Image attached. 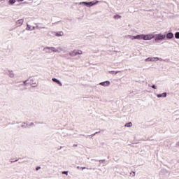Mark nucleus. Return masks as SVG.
Instances as JSON below:
<instances>
[{
    "label": "nucleus",
    "mask_w": 179,
    "mask_h": 179,
    "mask_svg": "<svg viewBox=\"0 0 179 179\" xmlns=\"http://www.w3.org/2000/svg\"><path fill=\"white\" fill-rule=\"evenodd\" d=\"M128 37L131 38V40H144L148 41L149 40H153V38H155V35L153 34H141L136 36L128 35Z\"/></svg>",
    "instance_id": "f257e3e1"
},
{
    "label": "nucleus",
    "mask_w": 179,
    "mask_h": 179,
    "mask_svg": "<svg viewBox=\"0 0 179 179\" xmlns=\"http://www.w3.org/2000/svg\"><path fill=\"white\" fill-rule=\"evenodd\" d=\"M43 51L48 54H50V52H65V49L61 46H59L58 48L45 47L43 48Z\"/></svg>",
    "instance_id": "f03ea898"
},
{
    "label": "nucleus",
    "mask_w": 179,
    "mask_h": 179,
    "mask_svg": "<svg viewBox=\"0 0 179 179\" xmlns=\"http://www.w3.org/2000/svg\"><path fill=\"white\" fill-rule=\"evenodd\" d=\"M155 37V40L157 41H163V40H166V35L163 34H158L156 35H154V38Z\"/></svg>",
    "instance_id": "7ed1b4c3"
},
{
    "label": "nucleus",
    "mask_w": 179,
    "mask_h": 179,
    "mask_svg": "<svg viewBox=\"0 0 179 179\" xmlns=\"http://www.w3.org/2000/svg\"><path fill=\"white\" fill-rule=\"evenodd\" d=\"M99 1H90V2H85V1H82L79 3V5H85V6H87L88 8H90V6H93L94 5H96V3H98Z\"/></svg>",
    "instance_id": "20e7f679"
},
{
    "label": "nucleus",
    "mask_w": 179,
    "mask_h": 179,
    "mask_svg": "<svg viewBox=\"0 0 179 179\" xmlns=\"http://www.w3.org/2000/svg\"><path fill=\"white\" fill-rule=\"evenodd\" d=\"M157 61H162V59L159 57H148L145 59V62H157Z\"/></svg>",
    "instance_id": "39448f33"
},
{
    "label": "nucleus",
    "mask_w": 179,
    "mask_h": 179,
    "mask_svg": "<svg viewBox=\"0 0 179 179\" xmlns=\"http://www.w3.org/2000/svg\"><path fill=\"white\" fill-rule=\"evenodd\" d=\"M82 54H83L82 50H74L69 54V55H71V57H76V55H82Z\"/></svg>",
    "instance_id": "423d86ee"
},
{
    "label": "nucleus",
    "mask_w": 179,
    "mask_h": 179,
    "mask_svg": "<svg viewBox=\"0 0 179 179\" xmlns=\"http://www.w3.org/2000/svg\"><path fill=\"white\" fill-rule=\"evenodd\" d=\"M100 86H103V87H108L110 85H111V83L108 80L103 81L99 83Z\"/></svg>",
    "instance_id": "0eeeda50"
},
{
    "label": "nucleus",
    "mask_w": 179,
    "mask_h": 179,
    "mask_svg": "<svg viewBox=\"0 0 179 179\" xmlns=\"http://www.w3.org/2000/svg\"><path fill=\"white\" fill-rule=\"evenodd\" d=\"M24 22V20H23V19L18 20L16 22V24L18 27H20V26H22Z\"/></svg>",
    "instance_id": "6e6552de"
},
{
    "label": "nucleus",
    "mask_w": 179,
    "mask_h": 179,
    "mask_svg": "<svg viewBox=\"0 0 179 179\" xmlns=\"http://www.w3.org/2000/svg\"><path fill=\"white\" fill-rule=\"evenodd\" d=\"M8 75L9 78H15V72H13V71L12 70H8Z\"/></svg>",
    "instance_id": "1a4fd4ad"
},
{
    "label": "nucleus",
    "mask_w": 179,
    "mask_h": 179,
    "mask_svg": "<svg viewBox=\"0 0 179 179\" xmlns=\"http://www.w3.org/2000/svg\"><path fill=\"white\" fill-rule=\"evenodd\" d=\"M174 38V34L171 32H169L166 34V38H168L169 40H171V38Z\"/></svg>",
    "instance_id": "9d476101"
},
{
    "label": "nucleus",
    "mask_w": 179,
    "mask_h": 179,
    "mask_svg": "<svg viewBox=\"0 0 179 179\" xmlns=\"http://www.w3.org/2000/svg\"><path fill=\"white\" fill-rule=\"evenodd\" d=\"M52 82H55V83H57L58 85L62 86V83H61V81H59L58 79L52 78Z\"/></svg>",
    "instance_id": "9b49d317"
},
{
    "label": "nucleus",
    "mask_w": 179,
    "mask_h": 179,
    "mask_svg": "<svg viewBox=\"0 0 179 179\" xmlns=\"http://www.w3.org/2000/svg\"><path fill=\"white\" fill-rule=\"evenodd\" d=\"M55 36H57V37H62V36H64V32L62 31L56 32Z\"/></svg>",
    "instance_id": "f8f14e48"
},
{
    "label": "nucleus",
    "mask_w": 179,
    "mask_h": 179,
    "mask_svg": "<svg viewBox=\"0 0 179 179\" xmlns=\"http://www.w3.org/2000/svg\"><path fill=\"white\" fill-rule=\"evenodd\" d=\"M113 17L116 20H120V19H121L122 17L118 14H116L113 16Z\"/></svg>",
    "instance_id": "ddd939ff"
},
{
    "label": "nucleus",
    "mask_w": 179,
    "mask_h": 179,
    "mask_svg": "<svg viewBox=\"0 0 179 179\" xmlns=\"http://www.w3.org/2000/svg\"><path fill=\"white\" fill-rule=\"evenodd\" d=\"M124 127H126L127 128H131V127H132V122L126 123L124 124Z\"/></svg>",
    "instance_id": "4468645a"
},
{
    "label": "nucleus",
    "mask_w": 179,
    "mask_h": 179,
    "mask_svg": "<svg viewBox=\"0 0 179 179\" xmlns=\"http://www.w3.org/2000/svg\"><path fill=\"white\" fill-rule=\"evenodd\" d=\"M27 30H34V27L31 25H27Z\"/></svg>",
    "instance_id": "2eb2a0df"
},
{
    "label": "nucleus",
    "mask_w": 179,
    "mask_h": 179,
    "mask_svg": "<svg viewBox=\"0 0 179 179\" xmlns=\"http://www.w3.org/2000/svg\"><path fill=\"white\" fill-rule=\"evenodd\" d=\"M15 2H16V0H9L8 3H10V5H13Z\"/></svg>",
    "instance_id": "dca6fc26"
},
{
    "label": "nucleus",
    "mask_w": 179,
    "mask_h": 179,
    "mask_svg": "<svg viewBox=\"0 0 179 179\" xmlns=\"http://www.w3.org/2000/svg\"><path fill=\"white\" fill-rule=\"evenodd\" d=\"M175 37H176V38H179V32H176L175 34Z\"/></svg>",
    "instance_id": "f3484780"
},
{
    "label": "nucleus",
    "mask_w": 179,
    "mask_h": 179,
    "mask_svg": "<svg viewBox=\"0 0 179 179\" xmlns=\"http://www.w3.org/2000/svg\"><path fill=\"white\" fill-rule=\"evenodd\" d=\"M162 94V97H167V93L164 92Z\"/></svg>",
    "instance_id": "a211bd4d"
},
{
    "label": "nucleus",
    "mask_w": 179,
    "mask_h": 179,
    "mask_svg": "<svg viewBox=\"0 0 179 179\" xmlns=\"http://www.w3.org/2000/svg\"><path fill=\"white\" fill-rule=\"evenodd\" d=\"M157 97H158V99H160V98H162L163 96H162V94H159L157 95Z\"/></svg>",
    "instance_id": "6ab92c4d"
},
{
    "label": "nucleus",
    "mask_w": 179,
    "mask_h": 179,
    "mask_svg": "<svg viewBox=\"0 0 179 179\" xmlns=\"http://www.w3.org/2000/svg\"><path fill=\"white\" fill-rule=\"evenodd\" d=\"M62 174H65L66 176H68V171H62Z\"/></svg>",
    "instance_id": "aec40b11"
},
{
    "label": "nucleus",
    "mask_w": 179,
    "mask_h": 179,
    "mask_svg": "<svg viewBox=\"0 0 179 179\" xmlns=\"http://www.w3.org/2000/svg\"><path fill=\"white\" fill-rule=\"evenodd\" d=\"M152 89H157V87H156V85H152Z\"/></svg>",
    "instance_id": "412c9836"
},
{
    "label": "nucleus",
    "mask_w": 179,
    "mask_h": 179,
    "mask_svg": "<svg viewBox=\"0 0 179 179\" xmlns=\"http://www.w3.org/2000/svg\"><path fill=\"white\" fill-rule=\"evenodd\" d=\"M111 72H113L114 73H118L119 71H110V73Z\"/></svg>",
    "instance_id": "4be33fe9"
},
{
    "label": "nucleus",
    "mask_w": 179,
    "mask_h": 179,
    "mask_svg": "<svg viewBox=\"0 0 179 179\" xmlns=\"http://www.w3.org/2000/svg\"><path fill=\"white\" fill-rule=\"evenodd\" d=\"M176 146H178V148H179V141L178 143H176Z\"/></svg>",
    "instance_id": "5701e85b"
},
{
    "label": "nucleus",
    "mask_w": 179,
    "mask_h": 179,
    "mask_svg": "<svg viewBox=\"0 0 179 179\" xmlns=\"http://www.w3.org/2000/svg\"><path fill=\"white\" fill-rule=\"evenodd\" d=\"M85 169H86V167H83L82 168V170H85Z\"/></svg>",
    "instance_id": "b1692460"
},
{
    "label": "nucleus",
    "mask_w": 179,
    "mask_h": 179,
    "mask_svg": "<svg viewBox=\"0 0 179 179\" xmlns=\"http://www.w3.org/2000/svg\"><path fill=\"white\" fill-rule=\"evenodd\" d=\"M26 82H27V81H24V85H26Z\"/></svg>",
    "instance_id": "393cba45"
},
{
    "label": "nucleus",
    "mask_w": 179,
    "mask_h": 179,
    "mask_svg": "<svg viewBox=\"0 0 179 179\" xmlns=\"http://www.w3.org/2000/svg\"><path fill=\"white\" fill-rule=\"evenodd\" d=\"M40 168H37L36 170H38Z\"/></svg>",
    "instance_id": "a878e982"
},
{
    "label": "nucleus",
    "mask_w": 179,
    "mask_h": 179,
    "mask_svg": "<svg viewBox=\"0 0 179 179\" xmlns=\"http://www.w3.org/2000/svg\"><path fill=\"white\" fill-rule=\"evenodd\" d=\"M20 1H23V0H20Z\"/></svg>",
    "instance_id": "bb28decb"
}]
</instances>
